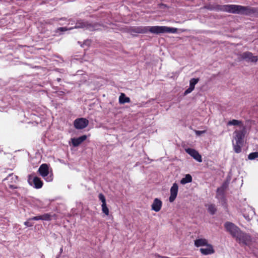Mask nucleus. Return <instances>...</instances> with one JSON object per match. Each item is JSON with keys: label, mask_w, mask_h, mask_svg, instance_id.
<instances>
[{"label": "nucleus", "mask_w": 258, "mask_h": 258, "mask_svg": "<svg viewBox=\"0 0 258 258\" xmlns=\"http://www.w3.org/2000/svg\"><path fill=\"white\" fill-rule=\"evenodd\" d=\"M131 33L145 34L148 32L155 34H159L164 33H175L177 32V29L175 28H170L167 26H135L130 28L129 30Z\"/></svg>", "instance_id": "1"}, {"label": "nucleus", "mask_w": 258, "mask_h": 258, "mask_svg": "<svg viewBox=\"0 0 258 258\" xmlns=\"http://www.w3.org/2000/svg\"><path fill=\"white\" fill-rule=\"evenodd\" d=\"M242 6L236 5H225L221 7L222 12H226L232 14H242Z\"/></svg>", "instance_id": "2"}, {"label": "nucleus", "mask_w": 258, "mask_h": 258, "mask_svg": "<svg viewBox=\"0 0 258 258\" xmlns=\"http://www.w3.org/2000/svg\"><path fill=\"white\" fill-rule=\"evenodd\" d=\"M38 172L46 181L50 182L52 180V174L49 175V167L47 164L41 165L38 169Z\"/></svg>", "instance_id": "3"}, {"label": "nucleus", "mask_w": 258, "mask_h": 258, "mask_svg": "<svg viewBox=\"0 0 258 258\" xmlns=\"http://www.w3.org/2000/svg\"><path fill=\"white\" fill-rule=\"evenodd\" d=\"M224 227L227 232H228L233 237H236L241 230L237 226L230 222H226L224 224Z\"/></svg>", "instance_id": "4"}, {"label": "nucleus", "mask_w": 258, "mask_h": 258, "mask_svg": "<svg viewBox=\"0 0 258 258\" xmlns=\"http://www.w3.org/2000/svg\"><path fill=\"white\" fill-rule=\"evenodd\" d=\"M236 241H238L240 244H242L245 245H248L250 244L251 241V236L241 231L238 233L237 236L235 237Z\"/></svg>", "instance_id": "5"}, {"label": "nucleus", "mask_w": 258, "mask_h": 258, "mask_svg": "<svg viewBox=\"0 0 258 258\" xmlns=\"http://www.w3.org/2000/svg\"><path fill=\"white\" fill-rule=\"evenodd\" d=\"M3 180L8 181V185L9 188L11 189H16L18 188L16 184L18 181V177L13 173L9 174Z\"/></svg>", "instance_id": "6"}, {"label": "nucleus", "mask_w": 258, "mask_h": 258, "mask_svg": "<svg viewBox=\"0 0 258 258\" xmlns=\"http://www.w3.org/2000/svg\"><path fill=\"white\" fill-rule=\"evenodd\" d=\"M246 16H253L258 17V8L243 6L242 14Z\"/></svg>", "instance_id": "7"}, {"label": "nucleus", "mask_w": 258, "mask_h": 258, "mask_svg": "<svg viewBox=\"0 0 258 258\" xmlns=\"http://www.w3.org/2000/svg\"><path fill=\"white\" fill-rule=\"evenodd\" d=\"M89 121L85 118H78L74 121V125L76 129L82 130L87 127Z\"/></svg>", "instance_id": "8"}, {"label": "nucleus", "mask_w": 258, "mask_h": 258, "mask_svg": "<svg viewBox=\"0 0 258 258\" xmlns=\"http://www.w3.org/2000/svg\"><path fill=\"white\" fill-rule=\"evenodd\" d=\"M235 139L237 144H243V139L245 136V127H243L242 130H236L234 132Z\"/></svg>", "instance_id": "9"}, {"label": "nucleus", "mask_w": 258, "mask_h": 258, "mask_svg": "<svg viewBox=\"0 0 258 258\" xmlns=\"http://www.w3.org/2000/svg\"><path fill=\"white\" fill-rule=\"evenodd\" d=\"M178 184L176 183H174L173 184V185L170 188V196L169 198V201L170 203H172L175 200L177 194H178Z\"/></svg>", "instance_id": "10"}, {"label": "nucleus", "mask_w": 258, "mask_h": 258, "mask_svg": "<svg viewBox=\"0 0 258 258\" xmlns=\"http://www.w3.org/2000/svg\"><path fill=\"white\" fill-rule=\"evenodd\" d=\"M185 152L199 162H202L201 155L196 150L192 148L185 149Z\"/></svg>", "instance_id": "11"}, {"label": "nucleus", "mask_w": 258, "mask_h": 258, "mask_svg": "<svg viewBox=\"0 0 258 258\" xmlns=\"http://www.w3.org/2000/svg\"><path fill=\"white\" fill-rule=\"evenodd\" d=\"M162 202L158 198H155L151 205L152 210L158 212L161 209Z\"/></svg>", "instance_id": "12"}, {"label": "nucleus", "mask_w": 258, "mask_h": 258, "mask_svg": "<svg viewBox=\"0 0 258 258\" xmlns=\"http://www.w3.org/2000/svg\"><path fill=\"white\" fill-rule=\"evenodd\" d=\"M206 248H201L200 249V252L204 255H209L213 254L215 252V250L212 244H209L206 245Z\"/></svg>", "instance_id": "13"}, {"label": "nucleus", "mask_w": 258, "mask_h": 258, "mask_svg": "<svg viewBox=\"0 0 258 258\" xmlns=\"http://www.w3.org/2000/svg\"><path fill=\"white\" fill-rule=\"evenodd\" d=\"M242 57L247 61L253 62H256L258 60L256 56L253 55L252 53L249 52L243 53L242 54Z\"/></svg>", "instance_id": "14"}, {"label": "nucleus", "mask_w": 258, "mask_h": 258, "mask_svg": "<svg viewBox=\"0 0 258 258\" xmlns=\"http://www.w3.org/2000/svg\"><path fill=\"white\" fill-rule=\"evenodd\" d=\"M87 139L86 135L82 136L77 138H72V143L74 147H77Z\"/></svg>", "instance_id": "15"}, {"label": "nucleus", "mask_w": 258, "mask_h": 258, "mask_svg": "<svg viewBox=\"0 0 258 258\" xmlns=\"http://www.w3.org/2000/svg\"><path fill=\"white\" fill-rule=\"evenodd\" d=\"M33 182L34 187L37 189L41 188L43 184V182L41 180L40 178L37 176H35L33 178Z\"/></svg>", "instance_id": "16"}, {"label": "nucleus", "mask_w": 258, "mask_h": 258, "mask_svg": "<svg viewBox=\"0 0 258 258\" xmlns=\"http://www.w3.org/2000/svg\"><path fill=\"white\" fill-rule=\"evenodd\" d=\"M208 244V241L205 238H200L195 240V245L197 247L206 246Z\"/></svg>", "instance_id": "17"}, {"label": "nucleus", "mask_w": 258, "mask_h": 258, "mask_svg": "<svg viewBox=\"0 0 258 258\" xmlns=\"http://www.w3.org/2000/svg\"><path fill=\"white\" fill-rule=\"evenodd\" d=\"M227 126L234 125V126H242L243 127H244L242 121L239 120H236V119H232L231 120H229L227 123Z\"/></svg>", "instance_id": "18"}, {"label": "nucleus", "mask_w": 258, "mask_h": 258, "mask_svg": "<svg viewBox=\"0 0 258 258\" xmlns=\"http://www.w3.org/2000/svg\"><path fill=\"white\" fill-rule=\"evenodd\" d=\"M131 99L129 97H126L124 93H121L119 97V103L120 104H124L125 103H130Z\"/></svg>", "instance_id": "19"}, {"label": "nucleus", "mask_w": 258, "mask_h": 258, "mask_svg": "<svg viewBox=\"0 0 258 258\" xmlns=\"http://www.w3.org/2000/svg\"><path fill=\"white\" fill-rule=\"evenodd\" d=\"M222 5H210L206 7V8L210 11H221L220 10Z\"/></svg>", "instance_id": "20"}, {"label": "nucleus", "mask_w": 258, "mask_h": 258, "mask_svg": "<svg viewBox=\"0 0 258 258\" xmlns=\"http://www.w3.org/2000/svg\"><path fill=\"white\" fill-rule=\"evenodd\" d=\"M192 181V177L189 174H186L185 177L180 181V183L182 184H184L187 183L191 182Z\"/></svg>", "instance_id": "21"}, {"label": "nucleus", "mask_w": 258, "mask_h": 258, "mask_svg": "<svg viewBox=\"0 0 258 258\" xmlns=\"http://www.w3.org/2000/svg\"><path fill=\"white\" fill-rule=\"evenodd\" d=\"M226 185L223 184L221 187H218L217 189V196H223L224 194L225 190L226 188Z\"/></svg>", "instance_id": "22"}, {"label": "nucleus", "mask_w": 258, "mask_h": 258, "mask_svg": "<svg viewBox=\"0 0 258 258\" xmlns=\"http://www.w3.org/2000/svg\"><path fill=\"white\" fill-rule=\"evenodd\" d=\"M51 216L50 214L45 213L42 215H40V220L50 221L51 220Z\"/></svg>", "instance_id": "23"}, {"label": "nucleus", "mask_w": 258, "mask_h": 258, "mask_svg": "<svg viewBox=\"0 0 258 258\" xmlns=\"http://www.w3.org/2000/svg\"><path fill=\"white\" fill-rule=\"evenodd\" d=\"M199 81V78H192L189 81V87L193 89H195V86L196 84L198 83Z\"/></svg>", "instance_id": "24"}, {"label": "nucleus", "mask_w": 258, "mask_h": 258, "mask_svg": "<svg viewBox=\"0 0 258 258\" xmlns=\"http://www.w3.org/2000/svg\"><path fill=\"white\" fill-rule=\"evenodd\" d=\"M243 144H237L234 145V150L236 153H239L241 151V146Z\"/></svg>", "instance_id": "25"}, {"label": "nucleus", "mask_w": 258, "mask_h": 258, "mask_svg": "<svg viewBox=\"0 0 258 258\" xmlns=\"http://www.w3.org/2000/svg\"><path fill=\"white\" fill-rule=\"evenodd\" d=\"M86 27V24L84 22L82 21H78L76 23V26L74 27H73V29H77V28H82Z\"/></svg>", "instance_id": "26"}, {"label": "nucleus", "mask_w": 258, "mask_h": 258, "mask_svg": "<svg viewBox=\"0 0 258 258\" xmlns=\"http://www.w3.org/2000/svg\"><path fill=\"white\" fill-rule=\"evenodd\" d=\"M216 210L217 209L214 205L211 204L209 205L208 208V211L212 215H214L216 212Z\"/></svg>", "instance_id": "27"}, {"label": "nucleus", "mask_w": 258, "mask_h": 258, "mask_svg": "<svg viewBox=\"0 0 258 258\" xmlns=\"http://www.w3.org/2000/svg\"><path fill=\"white\" fill-rule=\"evenodd\" d=\"M102 211L103 213H104L106 216H108L109 213V211L108 208L107 207L106 204H102Z\"/></svg>", "instance_id": "28"}, {"label": "nucleus", "mask_w": 258, "mask_h": 258, "mask_svg": "<svg viewBox=\"0 0 258 258\" xmlns=\"http://www.w3.org/2000/svg\"><path fill=\"white\" fill-rule=\"evenodd\" d=\"M256 158H258V152L251 153L248 156V158L249 160H253Z\"/></svg>", "instance_id": "29"}, {"label": "nucleus", "mask_w": 258, "mask_h": 258, "mask_svg": "<svg viewBox=\"0 0 258 258\" xmlns=\"http://www.w3.org/2000/svg\"><path fill=\"white\" fill-rule=\"evenodd\" d=\"M98 198H99V200H100L101 201V202L102 203V204H106L105 198L104 196L102 193H100L99 194Z\"/></svg>", "instance_id": "30"}, {"label": "nucleus", "mask_w": 258, "mask_h": 258, "mask_svg": "<svg viewBox=\"0 0 258 258\" xmlns=\"http://www.w3.org/2000/svg\"><path fill=\"white\" fill-rule=\"evenodd\" d=\"M72 29H73V28H68L67 27H59L57 29V30L63 32V31H68L69 30H72Z\"/></svg>", "instance_id": "31"}, {"label": "nucleus", "mask_w": 258, "mask_h": 258, "mask_svg": "<svg viewBox=\"0 0 258 258\" xmlns=\"http://www.w3.org/2000/svg\"><path fill=\"white\" fill-rule=\"evenodd\" d=\"M194 89L192 88L191 87H189L188 89H187L185 92H184V94L185 95H186L188 93H190V92H191L193 90H194Z\"/></svg>", "instance_id": "32"}, {"label": "nucleus", "mask_w": 258, "mask_h": 258, "mask_svg": "<svg viewBox=\"0 0 258 258\" xmlns=\"http://www.w3.org/2000/svg\"><path fill=\"white\" fill-rule=\"evenodd\" d=\"M39 220H40V215L39 216H34V217H33L29 218V221Z\"/></svg>", "instance_id": "33"}, {"label": "nucleus", "mask_w": 258, "mask_h": 258, "mask_svg": "<svg viewBox=\"0 0 258 258\" xmlns=\"http://www.w3.org/2000/svg\"><path fill=\"white\" fill-rule=\"evenodd\" d=\"M30 221L29 220V219L24 222V225L27 227H32L33 226V224L32 223H31L30 222Z\"/></svg>", "instance_id": "34"}, {"label": "nucleus", "mask_w": 258, "mask_h": 258, "mask_svg": "<svg viewBox=\"0 0 258 258\" xmlns=\"http://www.w3.org/2000/svg\"><path fill=\"white\" fill-rule=\"evenodd\" d=\"M206 132V131H196L195 133L197 136H200L203 134H204Z\"/></svg>", "instance_id": "35"}, {"label": "nucleus", "mask_w": 258, "mask_h": 258, "mask_svg": "<svg viewBox=\"0 0 258 258\" xmlns=\"http://www.w3.org/2000/svg\"><path fill=\"white\" fill-rule=\"evenodd\" d=\"M57 80V81H58V82H59V81H60V80H61V79H60V78H58Z\"/></svg>", "instance_id": "36"}, {"label": "nucleus", "mask_w": 258, "mask_h": 258, "mask_svg": "<svg viewBox=\"0 0 258 258\" xmlns=\"http://www.w3.org/2000/svg\"><path fill=\"white\" fill-rule=\"evenodd\" d=\"M60 251H62V248H60Z\"/></svg>", "instance_id": "37"}]
</instances>
